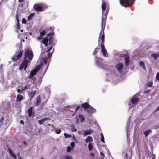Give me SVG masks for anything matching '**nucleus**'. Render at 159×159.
Instances as JSON below:
<instances>
[{
    "instance_id": "38",
    "label": "nucleus",
    "mask_w": 159,
    "mask_h": 159,
    "mask_svg": "<svg viewBox=\"0 0 159 159\" xmlns=\"http://www.w3.org/2000/svg\"><path fill=\"white\" fill-rule=\"evenodd\" d=\"M152 82L151 81H150L148 83L147 85L148 87H151L152 85Z\"/></svg>"
},
{
    "instance_id": "39",
    "label": "nucleus",
    "mask_w": 159,
    "mask_h": 159,
    "mask_svg": "<svg viewBox=\"0 0 159 159\" xmlns=\"http://www.w3.org/2000/svg\"><path fill=\"white\" fill-rule=\"evenodd\" d=\"M156 78L157 80H159V71L157 73Z\"/></svg>"
},
{
    "instance_id": "6",
    "label": "nucleus",
    "mask_w": 159,
    "mask_h": 159,
    "mask_svg": "<svg viewBox=\"0 0 159 159\" xmlns=\"http://www.w3.org/2000/svg\"><path fill=\"white\" fill-rule=\"evenodd\" d=\"M41 67V65H39L35 68L34 69L32 70L31 71L29 75V78L30 79L32 78L35 75L37 72L39 70Z\"/></svg>"
},
{
    "instance_id": "18",
    "label": "nucleus",
    "mask_w": 159,
    "mask_h": 159,
    "mask_svg": "<svg viewBox=\"0 0 159 159\" xmlns=\"http://www.w3.org/2000/svg\"><path fill=\"white\" fill-rule=\"evenodd\" d=\"M85 140L86 143H90L92 141L93 139L91 136H88L86 137Z\"/></svg>"
},
{
    "instance_id": "42",
    "label": "nucleus",
    "mask_w": 159,
    "mask_h": 159,
    "mask_svg": "<svg viewBox=\"0 0 159 159\" xmlns=\"http://www.w3.org/2000/svg\"><path fill=\"white\" fill-rule=\"evenodd\" d=\"M45 33V32L44 30H43V31H42L40 32V35L41 36H44Z\"/></svg>"
},
{
    "instance_id": "45",
    "label": "nucleus",
    "mask_w": 159,
    "mask_h": 159,
    "mask_svg": "<svg viewBox=\"0 0 159 159\" xmlns=\"http://www.w3.org/2000/svg\"><path fill=\"white\" fill-rule=\"evenodd\" d=\"M80 106H77V108H76V109H75V112L76 113V111H77V110L79 109L80 108Z\"/></svg>"
},
{
    "instance_id": "7",
    "label": "nucleus",
    "mask_w": 159,
    "mask_h": 159,
    "mask_svg": "<svg viewBox=\"0 0 159 159\" xmlns=\"http://www.w3.org/2000/svg\"><path fill=\"white\" fill-rule=\"evenodd\" d=\"M115 67L119 72L121 73L123 71V65L121 63H119L116 64L115 65Z\"/></svg>"
},
{
    "instance_id": "60",
    "label": "nucleus",
    "mask_w": 159,
    "mask_h": 159,
    "mask_svg": "<svg viewBox=\"0 0 159 159\" xmlns=\"http://www.w3.org/2000/svg\"><path fill=\"white\" fill-rule=\"evenodd\" d=\"M40 159H44L43 158V157H41L40 158Z\"/></svg>"
},
{
    "instance_id": "22",
    "label": "nucleus",
    "mask_w": 159,
    "mask_h": 159,
    "mask_svg": "<svg viewBox=\"0 0 159 159\" xmlns=\"http://www.w3.org/2000/svg\"><path fill=\"white\" fill-rule=\"evenodd\" d=\"M32 107H30L28 110V116L30 117H31L32 116Z\"/></svg>"
},
{
    "instance_id": "5",
    "label": "nucleus",
    "mask_w": 159,
    "mask_h": 159,
    "mask_svg": "<svg viewBox=\"0 0 159 159\" xmlns=\"http://www.w3.org/2000/svg\"><path fill=\"white\" fill-rule=\"evenodd\" d=\"M43 61L44 63V64L43 65L41 70L42 72L40 73V76L41 77H42L45 73L48 65V64H46V61L45 59H43Z\"/></svg>"
},
{
    "instance_id": "46",
    "label": "nucleus",
    "mask_w": 159,
    "mask_h": 159,
    "mask_svg": "<svg viewBox=\"0 0 159 159\" xmlns=\"http://www.w3.org/2000/svg\"><path fill=\"white\" fill-rule=\"evenodd\" d=\"M52 53H51L50 52H48V57H51L52 56Z\"/></svg>"
},
{
    "instance_id": "11",
    "label": "nucleus",
    "mask_w": 159,
    "mask_h": 159,
    "mask_svg": "<svg viewBox=\"0 0 159 159\" xmlns=\"http://www.w3.org/2000/svg\"><path fill=\"white\" fill-rule=\"evenodd\" d=\"M54 32H50L47 34V36H49L50 35H51L52 36L50 37L49 39V43L50 44H51L52 43L53 41V38L52 37V36L54 34Z\"/></svg>"
},
{
    "instance_id": "61",
    "label": "nucleus",
    "mask_w": 159,
    "mask_h": 159,
    "mask_svg": "<svg viewBox=\"0 0 159 159\" xmlns=\"http://www.w3.org/2000/svg\"><path fill=\"white\" fill-rule=\"evenodd\" d=\"M95 58H96V59L97 58V57L96 56H95Z\"/></svg>"
},
{
    "instance_id": "33",
    "label": "nucleus",
    "mask_w": 159,
    "mask_h": 159,
    "mask_svg": "<svg viewBox=\"0 0 159 159\" xmlns=\"http://www.w3.org/2000/svg\"><path fill=\"white\" fill-rule=\"evenodd\" d=\"M65 138H69L71 136V135L70 134H68L66 133H65L64 134Z\"/></svg>"
},
{
    "instance_id": "57",
    "label": "nucleus",
    "mask_w": 159,
    "mask_h": 159,
    "mask_svg": "<svg viewBox=\"0 0 159 159\" xmlns=\"http://www.w3.org/2000/svg\"><path fill=\"white\" fill-rule=\"evenodd\" d=\"M20 122L21 123L23 124V121L22 120H21V121H20Z\"/></svg>"
},
{
    "instance_id": "14",
    "label": "nucleus",
    "mask_w": 159,
    "mask_h": 159,
    "mask_svg": "<svg viewBox=\"0 0 159 159\" xmlns=\"http://www.w3.org/2000/svg\"><path fill=\"white\" fill-rule=\"evenodd\" d=\"M36 93V91L35 90L34 91L32 90L29 93L28 96L29 97L32 98L34 96Z\"/></svg>"
},
{
    "instance_id": "47",
    "label": "nucleus",
    "mask_w": 159,
    "mask_h": 159,
    "mask_svg": "<svg viewBox=\"0 0 159 159\" xmlns=\"http://www.w3.org/2000/svg\"><path fill=\"white\" fill-rule=\"evenodd\" d=\"M42 38V37L41 36V35L39 36L38 37H37V39L38 40H39L41 39Z\"/></svg>"
},
{
    "instance_id": "28",
    "label": "nucleus",
    "mask_w": 159,
    "mask_h": 159,
    "mask_svg": "<svg viewBox=\"0 0 159 159\" xmlns=\"http://www.w3.org/2000/svg\"><path fill=\"white\" fill-rule=\"evenodd\" d=\"M151 56L155 59H156L159 57V55L158 53H154L152 54Z\"/></svg>"
},
{
    "instance_id": "9",
    "label": "nucleus",
    "mask_w": 159,
    "mask_h": 159,
    "mask_svg": "<svg viewBox=\"0 0 159 159\" xmlns=\"http://www.w3.org/2000/svg\"><path fill=\"white\" fill-rule=\"evenodd\" d=\"M34 9L37 11H41L43 10V6L40 5H36L34 6Z\"/></svg>"
},
{
    "instance_id": "25",
    "label": "nucleus",
    "mask_w": 159,
    "mask_h": 159,
    "mask_svg": "<svg viewBox=\"0 0 159 159\" xmlns=\"http://www.w3.org/2000/svg\"><path fill=\"white\" fill-rule=\"evenodd\" d=\"M40 102H41V99H40V96H39L37 99L36 102V106L39 105L40 104Z\"/></svg>"
},
{
    "instance_id": "2",
    "label": "nucleus",
    "mask_w": 159,
    "mask_h": 159,
    "mask_svg": "<svg viewBox=\"0 0 159 159\" xmlns=\"http://www.w3.org/2000/svg\"><path fill=\"white\" fill-rule=\"evenodd\" d=\"M24 60L19 68V70H20L23 69L24 70H25L28 64L30 63V61L27 60V59L28 58L29 60H31L32 59L33 54L32 50L29 49H26L24 52Z\"/></svg>"
},
{
    "instance_id": "32",
    "label": "nucleus",
    "mask_w": 159,
    "mask_h": 159,
    "mask_svg": "<svg viewBox=\"0 0 159 159\" xmlns=\"http://www.w3.org/2000/svg\"><path fill=\"white\" fill-rule=\"evenodd\" d=\"M34 15V13H32V14H30V15L29 16H28V19H27L29 21H30L31 20L32 17Z\"/></svg>"
},
{
    "instance_id": "17",
    "label": "nucleus",
    "mask_w": 159,
    "mask_h": 159,
    "mask_svg": "<svg viewBox=\"0 0 159 159\" xmlns=\"http://www.w3.org/2000/svg\"><path fill=\"white\" fill-rule=\"evenodd\" d=\"M23 99V97L20 94H18L16 98V101L17 102H21Z\"/></svg>"
},
{
    "instance_id": "49",
    "label": "nucleus",
    "mask_w": 159,
    "mask_h": 159,
    "mask_svg": "<svg viewBox=\"0 0 159 159\" xmlns=\"http://www.w3.org/2000/svg\"><path fill=\"white\" fill-rule=\"evenodd\" d=\"M72 139L73 140L75 141H77V140H76L75 137L74 136H73V137H72Z\"/></svg>"
},
{
    "instance_id": "29",
    "label": "nucleus",
    "mask_w": 159,
    "mask_h": 159,
    "mask_svg": "<svg viewBox=\"0 0 159 159\" xmlns=\"http://www.w3.org/2000/svg\"><path fill=\"white\" fill-rule=\"evenodd\" d=\"M101 139H100L101 140V141L102 142L104 143H105L104 138L103 135V134L102 133H101Z\"/></svg>"
},
{
    "instance_id": "27",
    "label": "nucleus",
    "mask_w": 159,
    "mask_h": 159,
    "mask_svg": "<svg viewBox=\"0 0 159 159\" xmlns=\"http://www.w3.org/2000/svg\"><path fill=\"white\" fill-rule=\"evenodd\" d=\"M151 130H150V129L147 130L146 131L143 132V134L146 137L149 135V134L151 132Z\"/></svg>"
},
{
    "instance_id": "13",
    "label": "nucleus",
    "mask_w": 159,
    "mask_h": 159,
    "mask_svg": "<svg viewBox=\"0 0 159 159\" xmlns=\"http://www.w3.org/2000/svg\"><path fill=\"white\" fill-rule=\"evenodd\" d=\"M88 111L91 113H93L96 112V110L95 109L93 108V107L91 106L89 107L88 110Z\"/></svg>"
},
{
    "instance_id": "8",
    "label": "nucleus",
    "mask_w": 159,
    "mask_h": 159,
    "mask_svg": "<svg viewBox=\"0 0 159 159\" xmlns=\"http://www.w3.org/2000/svg\"><path fill=\"white\" fill-rule=\"evenodd\" d=\"M22 54V51H21L19 53H15L13 57H12V59L13 60H14L15 61H17L18 59L20 58Z\"/></svg>"
},
{
    "instance_id": "44",
    "label": "nucleus",
    "mask_w": 159,
    "mask_h": 159,
    "mask_svg": "<svg viewBox=\"0 0 159 159\" xmlns=\"http://www.w3.org/2000/svg\"><path fill=\"white\" fill-rule=\"evenodd\" d=\"M22 23L24 24H26V20L25 18L22 19Z\"/></svg>"
},
{
    "instance_id": "30",
    "label": "nucleus",
    "mask_w": 159,
    "mask_h": 159,
    "mask_svg": "<svg viewBox=\"0 0 159 159\" xmlns=\"http://www.w3.org/2000/svg\"><path fill=\"white\" fill-rule=\"evenodd\" d=\"M70 129L71 131L72 132H75L77 130L75 126L73 125H72L71 126Z\"/></svg>"
},
{
    "instance_id": "15",
    "label": "nucleus",
    "mask_w": 159,
    "mask_h": 159,
    "mask_svg": "<svg viewBox=\"0 0 159 159\" xmlns=\"http://www.w3.org/2000/svg\"><path fill=\"white\" fill-rule=\"evenodd\" d=\"M48 37H44L42 41V43L44 44L46 46H47L48 44Z\"/></svg>"
},
{
    "instance_id": "53",
    "label": "nucleus",
    "mask_w": 159,
    "mask_h": 159,
    "mask_svg": "<svg viewBox=\"0 0 159 159\" xmlns=\"http://www.w3.org/2000/svg\"><path fill=\"white\" fill-rule=\"evenodd\" d=\"M24 0H19V2H22Z\"/></svg>"
},
{
    "instance_id": "16",
    "label": "nucleus",
    "mask_w": 159,
    "mask_h": 159,
    "mask_svg": "<svg viewBox=\"0 0 159 159\" xmlns=\"http://www.w3.org/2000/svg\"><path fill=\"white\" fill-rule=\"evenodd\" d=\"M49 119V118L46 117L45 118L41 119L38 121V123L40 125H41L46 120H48Z\"/></svg>"
},
{
    "instance_id": "1",
    "label": "nucleus",
    "mask_w": 159,
    "mask_h": 159,
    "mask_svg": "<svg viewBox=\"0 0 159 159\" xmlns=\"http://www.w3.org/2000/svg\"><path fill=\"white\" fill-rule=\"evenodd\" d=\"M105 25V20H102L101 22V30L100 32L99 36L98 38V42L101 40L100 46L101 50L103 55L105 57L108 56V54L107 53V51L105 48L103 43L104 41V30Z\"/></svg>"
},
{
    "instance_id": "26",
    "label": "nucleus",
    "mask_w": 159,
    "mask_h": 159,
    "mask_svg": "<svg viewBox=\"0 0 159 159\" xmlns=\"http://www.w3.org/2000/svg\"><path fill=\"white\" fill-rule=\"evenodd\" d=\"M27 85H25L24 87H22L21 89V91L20 89H17V91L18 93H20L21 91L22 92L24 90H25L27 88Z\"/></svg>"
},
{
    "instance_id": "62",
    "label": "nucleus",
    "mask_w": 159,
    "mask_h": 159,
    "mask_svg": "<svg viewBox=\"0 0 159 159\" xmlns=\"http://www.w3.org/2000/svg\"><path fill=\"white\" fill-rule=\"evenodd\" d=\"M60 159H64L62 158H60Z\"/></svg>"
},
{
    "instance_id": "48",
    "label": "nucleus",
    "mask_w": 159,
    "mask_h": 159,
    "mask_svg": "<svg viewBox=\"0 0 159 159\" xmlns=\"http://www.w3.org/2000/svg\"><path fill=\"white\" fill-rule=\"evenodd\" d=\"M4 120V118L3 117H1L0 119V122L2 123Z\"/></svg>"
},
{
    "instance_id": "36",
    "label": "nucleus",
    "mask_w": 159,
    "mask_h": 159,
    "mask_svg": "<svg viewBox=\"0 0 159 159\" xmlns=\"http://www.w3.org/2000/svg\"><path fill=\"white\" fill-rule=\"evenodd\" d=\"M88 149L89 151H91L93 149V146L91 143L88 144Z\"/></svg>"
},
{
    "instance_id": "40",
    "label": "nucleus",
    "mask_w": 159,
    "mask_h": 159,
    "mask_svg": "<svg viewBox=\"0 0 159 159\" xmlns=\"http://www.w3.org/2000/svg\"><path fill=\"white\" fill-rule=\"evenodd\" d=\"M99 49V48H95L94 51L93 52V53L94 55L96 54L98 52V50Z\"/></svg>"
},
{
    "instance_id": "52",
    "label": "nucleus",
    "mask_w": 159,
    "mask_h": 159,
    "mask_svg": "<svg viewBox=\"0 0 159 159\" xmlns=\"http://www.w3.org/2000/svg\"><path fill=\"white\" fill-rule=\"evenodd\" d=\"M52 48V46H51V47H50V48H49V49L47 50V52H48L49 51H50Z\"/></svg>"
},
{
    "instance_id": "56",
    "label": "nucleus",
    "mask_w": 159,
    "mask_h": 159,
    "mask_svg": "<svg viewBox=\"0 0 159 159\" xmlns=\"http://www.w3.org/2000/svg\"><path fill=\"white\" fill-rule=\"evenodd\" d=\"M159 109V106L158 107H157V110H158Z\"/></svg>"
},
{
    "instance_id": "3",
    "label": "nucleus",
    "mask_w": 159,
    "mask_h": 159,
    "mask_svg": "<svg viewBox=\"0 0 159 159\" xmlns=\"http://www.w3.org/2000/svg\"><path fill=\"white\" fill-rule=\"evenodd\" d=\"M104 0H102V4L101 5L102 10V20H105L107 15L109 11V7H107V4L104 1Z\"/></svg>"
},
{
    "instance_id": "35",
    "label": "nucleus",
    "mask_w": 159,
    "mask_h": 159,
    "mask_svg": "<svg viewBox=\"0 0 159 159\" xmlns=\"http://www.w3.org/2000/svg\"><path fill=\"white\" fill-rule=\"evenodd\" d=\"M16 20L17 21V28L18 30H19L20 29V27L19 24V19L17 16H16Z\"/></svg>"
},
{
    "instance_id": "41",
    "label": "nucleus",
    "mask_w": 159,
    "mask_h": 159,
    "mask_svg": "<svg viewBox=\"0 0 159 159\" xmlns=\"http://www.w3.org/2000/svg\"><path fill=\"white\" fill-rule=\"evenodd\" d=\"M71 150V148L70 146H68L67 148V152H70V151Z\"/></svg>"
},
{
    "instance_id": "37",
    "label": "nucleus",
    "mask_w": 159,
    "mask_h": 159,
    "mask_svg": "<svg viewBox=\"0 0 159 159\" xmlns=\"http://www.w3.org/2000/svg\"><path fill=\"white\" fill-rule=\"evenodd\" d=\"M54 131L57 134H60L61 131V130L60 129H55Z\"/></svg>"
},
{
    "instance_id": "51",
    "label": "nucleus",
    "mask_w": 159,
    "mask_h": 159,
    "mask_svg": "<svg viewBox=\"0 0 159 159\" xmlns=\"http://www.w3.org/2000/svg\"><path fill=\"white\" fill-rule=\"evenodd\" d=\"M96 62L97 63V65L98 66H99V67H100V65L99 64V63L98 62V61H97L96 59Z\"/></svg>"
},
{
    "instance_id": "21",
    "label": "nucleus",
    "mask_w": 159,
    "mask_h": 159,
    "mask_svg": "<svg viewBox=\"0 0 159 159\" xmlns=\"http://www.w3.org/2000/svg\"><path fill=\"white\" fill-rule=\"evenodd\" d=\"M139 101L138 98L136 97H134L131 99V102L133 104H135Z\"/></svg>"
},
{
    "instance_id": "50",
    "label": "nucleus",
    "mask_w": 159,
    "mask_h": 159,
    "mask_svg": "<svg viewBox=\"0 0 159 159\" xmlns=\"http://www.w3.org/2000/svg\"><path fill=\"white\" fill-rule=\"evenodd\" d=\"M78 133L79 134H82V131H78Z\"/></svg>"
},
{
    "instance_id": "19",
    "label": "nucleus",
    "mask_w": 159,
    "mask_h": 159,
    "mask_svg": "<svg viewBox=\"0 0 159 159\" xmlns=\"http://www.w3.org/2000/svg\"><path fill=\"white\" fill-rule=\"evenodd\" d=\"M125 66H127L128 65V63L129 62V57L128 55L125 56Z\"/></svg>"
},
{
    "instance_id": "55",
    "label": "nucleus",
    "mask_w": 159,
    "mask_h": 159,
    "mask_svg": "<svg viewBox=\"0 0 159 159\" xmlns=\"http://www.w3.org/2000/svg\"><path fill=\"white\" fill-rule=\"evenodd\" d=\"M100 154L103 156V154L102 152H100Z\"/></svg>"
},
{
    "instance_id": "20",
    "label": "nucleus",
    "mask_w": 159,
    "mask_h": 159,
    "mask_svg": "<svg viewBox=\"0 0 159 159\" xmlns=\"http://www.w3.org/2000/svg\"><path fill=\"white\" fill-rule=\"evenodd\" d=\"M82 106L84 109H89V107H90V105L88 103L85 102L82 104Z\"/></svg>"
},
{
    "instance_id": "58",
    "label": "nucleus",
    "mask_w": 159,
    "mask_h": 159,
    "mask_svg": "<svg viewBox=\"0 0 159 159\" xmlns=\"http://www.w3.org/2000/svg\"><path fill=\"white\" fill-rule=\"evenodd\" d=\"M91 155H92V156H93L94 155V154L93 153H92L91 154Z\"/></svg>"
},
{
    "instance_id": "12",
    "label": "nucleus",
    "mask_w": 159,
    "mask_h": 159,
    "mask_svg": "<svg viewBox=\"0 0 159 159\" xmlns=\"http://www.w3.org/2000/svg\"><path fill=\"white\" fill-rule=\"evenodd\" d=\"M93 132L92 130L89 129V130H86L83 131L84 134L83 135L84 136H86L88 135H89L91 134V133Z\"/></svg>"
},
{
    "instance_id": "54",
    "label": "nucleus",
    "mask_w": 159,
    "mask_h": 159,
    "mask_svg": "<svg viewBox=\"0 0 159 159\" xmlns=\"http://www.w3.org/2000/svg\"><path fill=\"white\" fill-rule=\"evenodd\" d=\"M23 143H24L25 145H26V142H25V141H23Z\"/></svg>"
},
{
    "instance_id": "43",
    "label": "nucleus",
    "mask_w": 159,
    "mask_h": 159,
    "mask_svg": "<svg viewBox=\"0 0 159 159\" xmlns=\"http://www.w3.org/2000/svg\"><path fill=\"white\" fill-rule=\"evenodd\" d=\"M75 143L74 142H71V143H70V146L72 147H75Z\"/></svg>"
},
{
    "instance_id": "59",
    "label": "nucleus",
    "mask_w": 159,
    "mask_h": 159,
    "mask_svg": "<svg viewBox=\"0 0 159 159\" xmlns=\"http://www.w3.org/2000/svg\"><path fill=\"white\" fill-rule=\"evenodd\" d=\"M133 106V105H132L131 106H129V107H130L131 108V107H132Z\"/></svg>"
},
{
    "instance_id": "4",
    "label": "nucleus",
    "mask_w": 159,
    "mask_h": 159,
    "mask_svg": "<svg viewBox=\"0 0 159 159\" xmlns=\"http://www.w3.org/2000/svg\"><path fill=\"white\" fill-rule=\"evenodd\" d=\"M119 1L121 5L126 7L133 4L135 0H119Z\"/></svg>"
},
{
    "instance_id": "23",
    "label": "nucleus",
    "mask_w": 159,
    "mask_h": 159,
    "mask_svg": "<svg viewBox=\"0 0 159 159\" xmlns=\"http://www.w3.org/2000/svg\"><path fill=\"white\" fill-rule=\"evenodd\" d=\"M139 64L141 67L143 68V69L145 70L146 67L144 62L143 61H141L139 62Z\"/></svg>"
},
{
    "instance_id": "10",
    "label": "nucleus",
    "mask_w": 159,
    "mask_h": 159,
    "mask_svg": "<svg viewBox=\"0 0 159 159\" xmlns=\"http://www.w3.org/2000/svg\"><path fill=\"white\" fill-rule=\"evenodd\" d=\"M132 152L131 150L129 149L127 152L125 153V152L123 153L122 154L123 155H125L126 158L130 159L131 158L132 156Z\"/></svg>"
},
{
    "instance_id": "63",
    "label": "nucleus",
    "mask_w": 159,
    "mask_h": 159,
    "mask_svg": "<svg viewBox=\"0 0 159 159\" xmlns=\"http://www.w3.org/2000/svg\"><path fill=\"white\" fill-rule=\"evenodd\" d=\"M152 159H155V158H153Z\"/></svg>"
},
{
    "instance_id": "34",
    "label": "nucleus",
    "mask_w": 159,
    "mask_h": 159,
    "mask_svg": "<svg viewBox=\"0 0 159 159\" xmlns=\"http://www.w3.org/2000/svg\"><path fill=\"white\" fill-rule=\"evenodd\" d=\"M64 158L66 159H73L72 156L71 155H66L65 156Z\"/></svg>"
},
{
    "instance_id": "31",
    "label": "nucleus",
    "mask_w": 159,
    "mask_h": 159,
    "mask_svg": "<svg viewBox=\"0 0 159 159\" xmlns=\"http://www.w3.org/2000/svg\"><path fill=\"white\" fill-rule=\"evenodd\" d=\"M79 117L80 119V121H81V122H83L84 120V118L83 116H82V115H79Z\"/></svg>"
},
{
    "instance_id": "24",
    "label": "nucleus",
    "mask_w": 159,
    "mask_h": 159,
    "mask_svg": "<svg viewBox=\"0 0 159 159\" xmlns=\"http://www.w3.org/2000/svg\"><path fill=\"white\" fill-rule=\"evenodd\" d=\"M9 153L15 159H16V156L15 154L13 153L12 151L10 149H9Z\"/></svg>"
}]
</instances>
